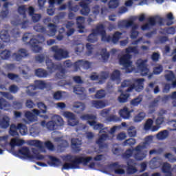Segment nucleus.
I'll list each match as a JSON object with an SVG mask.
<instances>
[{
    "label": "nucleus",
    "instance_id": "nucleus-1",
    "mask_svg": "<svg viewBox=\"0 0 176 176\" xmlns=\"http://www.w3.org/2000/svg\"><path fill=\"white\" fill-rule=\"evenodd\" d=\"M146 144H144L142 145L139 144L134 149L129 148L122 155L123 159H130L133 156V153L134 151L136 153L134 154V158L136 160H144L146 157L148 153Z\"/></svg>",
    "mask_w": 176,
    "mask_h": 176
},
{
    "label": "nucleus",
    "instance_id": "nucleus-2",
    "mask_svg": "<svg viewBox=\"0 0 176 176\" xmlns=\"http://www.w3.org/2000/svg\"><path fill=\"white\" fill-rule=\"evenodd\" d=\"M93 160V157H83V156H75L74 160L71 161L70 163H65L63 165L62 170H75L76 168H80V164L82 166H87L90 162Z\"/></svg>",
    "mask_w": 176,
    "mask_h": 176
},
{
    "label": "nucleus",
    "instance_id": "nucleus-3",
    "mask_svg": "<svg viewBox=\"0 0 176 176\" xmlns=\"http://www.w3.org/2000/svg\"><path fill=\"white\" fill-rule=\"evenodd\" d=\"M45 63L50 74H53V72L58 71V72L56 74V78H58V79H65V73L67 71L63 67V65L61 63L56 64L50 59H47Z\"/></svg>",
    "mask_w": 176,
    "mask_h": 176
},
{
    "label": "nucleus",
    "instance_id": "nucleus-4",
    "mask_svg": "<svg viewBox=\"0 0 176 176\" xmlns=\"http://www.w3.org/2000/svg\"><path fill=\"white\" fill-rule=\"evenodd\" d=\"M61 126H64V120L61 116L56 115L54 116L52 120L46 122L45 120H43L41 122V127H46L49 131H54L57 130L58 127H61Z\"/></svg>",
    "mask_w": 176,
    "mask_h": 176
},
{
    "label": "nucleus",
    "instance_id": "nucleus-5",
    "mask_svg": "<svg viewBox=\"0 0 176 176\" xmlns=\"http://www.w3.org/2000/svg\"><path fill=\"white\" fill-rule=\"evenodd\" d=\"M144 82H145V79L144 78L136 79L135 82L137 83V85H135L134 84H131L130 80H125L122 82L121 87H129L126 89V93L133 91L134 89H136V90L140 91V90H142L144 89Z\"/></svg>",
    "mask_w": 176,
    "mask_h": 176
},
{
    "label": "nucleus",
    "instance_id": "nucleus-6",
    "mask_svg": "<svg viewBox=\"0 0 176 176\" xmlns=\"http://www.w3.org/2000/svg\"><path fill=\"white\" fill-rule=\"evenodd\" d=\"M19 130L21 135H26L27 133H28V129L27 126L23 124H18L17 126L14 124H12L10 127L9 134L12 135V137H16L19 135Z\"/></svg>",
    "mask_w": 176,
    "mask_h": 176
},
{
    "label": "nucleus",
    "instance_id": "nucleus-7",
    "mask_svg": "<svg viewBox=\"0 0 176 176\" xmlns=\"http://www.w3.org/2000/svg\"><path fill=\"white\" fill-rule=\"evenodd\" d=\"M43 42H45V36L41 34H38L36 38H31L28 43L34 53H39L42 51V47L39 46V43H43Z\"/></svg>",
    "mask_w": 176,
    "mask_h": 176
},
{
    "label": "nucleus",
    "instance_id": "nucleus-8",
    "mask_svg": "<svg viewBox=\"0 0 176 176\" xmlns=\"http://www.w3.org/2000/svg\"><path fill=\"white\" fill-rule=\"evenodd\" d=\"M35 85H29L27 87L26 94L30 97H34L35 94H36L35 90L36 89H41L43 90L46 87V82H43V80H35L34 81Z\"/></svg>",
    "mask_w": 176,
    "mask_h": 176
},
{
    "label": "nucleus",
    "instance_id": "nucleus-9",
    "mask_svg": "<svg viewBox=\"0 0 176 176\" xmlns=\"http://www.w3.org/2000/svg\"><path fill=\"white\" fill-rule=\"evenodd\" d=\"M131 60V55L129 54H126L122 55L121 57L119 58V64L120 65H123L126 69V74H131L133 72V69H130V67L133 65V62Z\"/></svg>",
    "mask_w": 176,
    "mask_h": 176
},
{
    "label": "nucleus",
    "instance_id": "nucleus-10",
    "mask_svg": "<svg viewBox=\"0 0 176 176\" xmlns=\"http://www.w3.org/2000/svg\"><path fill=\"white\" fill-rule=\"evenodd\" d=\"M51 50L54 54V58L57 61H61L63 58H68V51L58 48V46L54 45L51 47Z\"/></svg>",
    "mask_w": 176,
    "mask_h": 176
},
{
    "label": "nucleus",
    "instance_id": "nucleus-11",
    "mask_svg": "<svg viewBox=\"0 0 176 176\" xmlns=\"http://www.w3.org/2000/svg\"><path fill=\"white\" fill-rule=\"evenodd\" d=\"M156 20H158L157 23L160 25H163V19L159 16L150 17L148 19V23H145L141 26L142 31H146V30H151V27L156 25Z\"/></svg>",
    "mask_w": 176,
    "mask_h": 176
},
{
    "label": "nucleus",
    "instance_id": "nucleus-12",
    "mask_svg": "<svg viewBox=\"0 0 176 176\" xmlns=\"http://www.w3.org/2000/svg\"><path fill=\"white\" fill-rule=\"evenodd\" d=\"M146 63H148L147 59H139L136 62L138 69L140 71L142 76H147L148 74H149V68H148Z\"/></svg>",
    "mask_w": 176,
    "mask_h": 176
},
{
    "label": "nucleus",
    "instance_id": "nucleus-13",
    "mask_svg": "<svg viewBox=\"0 0 176 176\" xmlns=\"http://www.w3.org/2000/svg\"><path fill=\"white\" fill-rule=\"evenodd\" d=\"M92 31H94L95 34L98 35H101L102 42H104V41H109L111 39V36L107 35L105 26H104V24L102 23L97 25L96 28L93 29Z\"/></svg>",
    "mask_w": 176,
    "mask_h": 176
},
{
    "label": "nucleus",
    "instance_id": "nucleus-14",
    "mask_svg": "<svg viewBox=\"0 0 176 176\" xmlns=\"http://www.w3.org/2000/svg\"><path fill=\"white\" fill-rule=\"evenodd\" d=\"M63 115L65 118H67V124L69 126L74 127V126H78V124H79V120L76 119V116H75L74 113H71L69 111H65Z\"/></svg>",
    "mask_w": 176,
    "mask_h": 176
},
{
    "label": "nucleus",
    "instance_id": "nucleus-15",
    "mask_svg": "<svg viewBox=\"0 0 176 176\" xmlns=\"http://www.w3.org/2000/svg\"><path fill=\"white\" fill-rule=\"evenodd\" d=\"M91 67V64L88 60H78L74 63V71H79L80 68L83 69H89Z\"/></svg>",
    "mask_w": 176,
    "mask_h": 176
},
{
    "label": "nucleus",
    "instance_id": "nucleus-16",
    "mask_svg": "<svg viewBox=\"0 0 176 176\" xmlns=\"http://www.w3.org/2000/svg\"><path fill=\"white\" fill-rule=\"evenodd\" d=\"M93 0H84L79 3V6L82 9L80 10V14L82 16H88L90 13V8L89 7V3H91Z\"/></svg>",
    "mask_w": 176,
    "mask_h": 176
},
{
    "label": "nucleus",
    "instance_id": "nucleus-17",
    "mask_svg": "<svg viewBox=\"0 0 176 176\" xmlns=\"http://www.w3.org/2000/svg\"><path fill=\"white\" fill-rule=\"evenodd\" d=\"M109 138V135L106 133L100 135L98 139L96 141V144L98 145L99 149H104V148H108V144L105 143V141Z\"/></svg>",
    "mask_w": 176,
    "mask_h": 176
},
{
    "label": "nucleus",
    "instance_id": "nucleus-18",
    "mask_svg": "<svg viewBox=\"0 0 176 176\" xmlns=\"http://www.w3.org/2000/svg\"><path fill=\"white\" fill-rule=\"evenodd\" d=\"M126 173L127 174H135L138 170L137 169V162L135 160L129 159L126 162Z\"/></svg>",
    "mask_w": 176,
    "mask_h": 176
},
{
    "label": "nucleus",
    "instance_id": "nucleus-19",
    "mask_svg": "<svg viewBox=\"0 0 176 176\" xmlns=\"http://www.w3.org/2000/svg\"><path fill=\"white\" fill-rule=\"evenodd\" d=\"M28 56V51L24 48H20L18 50V53L12 54V57L15 61H21L24 57Z\"/></svg>",
    "mask_w": 176,
    "mask_h": 176
},
{
    "label": "nucleus",
    "instance_id": "nucleus-20",
    "mask_svg": "<svg viewBox=\"0 0 176 176\" xmlns=\"http://www.w3.org/2000/svg\"><path fill=\"white\" fill-rule=\"evenodd\" d=\"M19 155H21L24 159H29V160H34V155L31 154L28 147H22L18 151Z\"/></svg>",
    "mask_w": 176,
    "mask_h": 176
},
{
    "label": "nucleus",
    "instance_id": "nucleus-21",
    "mask_svg": "<svg viewBox=\"0 0 176 176\" xmlns=\"http://www.w3.org/2000/svg\"><path fill=\"white\" fill-rule=\"evenodd\" d=\"M162 100V97L160 96H158L155 98L153 101H151L148 105V113L152 115V113H155L156 111V109L159 106V102H160V100Z\"/></svg>",
    "mask_w": 176,
    "mask_h": 176
},
{
    "label": "nucleus",
    "instance_id": "nucleus-22",
    "mask_svg": "<svg viewBox=\"0 0 176 176\" xmlns=\"http://www.w3.org/2000/svg\"><path fill=\"white\" fill-rule=\"evenodd\" d=\"M80 119L82 120H87V123H89V126H94L97 123L96 122V119H97V116L93 114H83L80 116Z\"/></svg>",
    "mask_w": 176,
    "mask_h": 176
},
{
    "label": "nucleus",
    "instance_id": "nucleus-23",
    "mask_svg": "<svg viewBox=\"0 0 176 176\" xmlns=\"http://www.w3.org/2000/svg\"><path fill=\"white\" fill-rule=\"evenodd\" d=\"M80 145H82V141L78 138H72L71 140L72 149L78 153L80 152Z\"/></svg>",
    "mask_w": 176,
    "mask_h": 176
},
{
    "label": "nucleus",
    "instance_id": "nucleus-24",
    "mask_svg": "<svg viewBox=\"0 0 176 176\" xmlns=\"http://www.w3.org/2000/svg\"><path fill=\"white\" fill-rule=\"evenodd\" d=\"M134 24V19H131L129 20H122L118 23V28H130L131 25Z\"/></svg>",
    "mask_w": 176,
    "mask_h": 176
},
{
    "label": "nucleus",
    "instance_id": "nucleus-25",
    "mask_svg": "<svg viewBox=\"0 0 176 176\" xmlns=\"http://www.w3.org/2000/svg\"><path fill=\"white\" fill-rule=\"evenodd\" d=\"M110 167L114 169L115 174H118L120 175H122L126 173L124 169H120V168L122 167V166L119 165L118 162H114L110 164Z\"/></svg>",
    "mask_w": 176,
    "mask_h": 176
},
{
    "label": "nucleus",
    "instance_id": "nucleus-26",
    "mask_svg": "<svg viewBox=\"0 0 176 176\" xmlns=\"http://www.w3.org/2000/svg\"><path fill=\"white\" fill-rule=\"evenodd\" d=\"M122 35H123V33L118 31L115 32L112 37L110 36L109 41H104L103 42H112L113 43H118L120 38H122Z\"/></svg>",
    "mask_w": 176,
    "mask_h": 176
},
{
    "label": "nucleus",
    "instance_id": "nucleus-27",
    "mask_svg": "<svg viewBox=\"0 0 176 176\" xmlns=\"http://www.w3.org/2000/svg\"><path fill=\"white\" fill-rule=\"evenodd\" d=\"M34 74L37 78H47V76H49V72L42 68L35 69Z\"/></svg>",
    "mask_w": 176,
    "mask_h": 176
},
{
    "label": "nucleus",
    "instance_id": "nucleus-28",
    "mask_svg": "<svg viewBox=\"0 0 176 176\" xmlns=\"http://www.w3.org/2000/svg\"><path fill=\"white\" fill-rule=\"evenodd\" d=\"M162 171L164 174H166L165 176L173 175V173H171V164L168 162L164 163L162 167Z\"/></svg>",
    "mask_w": 176,
    "mask_h": 176
},
{
    "label": "nucleus",
    "instance_id": "nucleus-29",
    "mask_svg": "<svg viewBox=\"0 0 176 176\" xmlns=\"http://www.w3.org/2000/svg\"><path fill=\"white\" fill-rule=\"evenodd\" d=\"M49 159L50 161H48L47 163L48 164H50V166H54V167H58V166L61 164V161L60 160V159L54 156L50 155Z\"/></svg>",
    "mask_w": 176,
    "mask_h": 176
},
{
    "label": "nucleus",
    "instance_id": "nucleus-30",
    "mask_svg": "<svg viewBox=\"0 0 176 176\" xmlns=\"http://www.w3.org/2000/svg\"><path fill=\"white\" fill-rule=\"evenodd\" d=\"M0 38L3 42L8 43L10 41V35L9 30H3L0 32Z\"/></svg>",
    "mask_w": 176,
    "mask_h": 176
},
{
    "label": "nucleus",
    "instance_id": "nucleus-31",
    "mask_svg": "<svg viewBox=\"0 0 176 176\" xmlns=\"http://www.w3.org/2000/svg\"><path fill=\"white\" fill-rule=\"evenodd\" d=\"M10 126V118L8 116H3L0 120V127L1 129H8Z\"/></svg>",
    "mask_w": 176,
    "mask_h": 176
},
{
    "label": "nucleus",
    "instance_id": "nucleus-32",
    "mask_svg": "<svg viewBox=\"0 0 176 176\" xmlns=\"http://www.w3.org/2000/svg\"><path fill=\"white\" fill-rule=\"evenodd\" d=\"M131 27V39H136V38L138 37V35H140V32L137 31L138 30V25L136 23H134Z\"/></svg>",
    "mask_w": 176,
    "mask_h": 176
},
{
    "label": "nucleus",
    "instance_id": "nucleus-33",
    "mask_svg": "<svg viewBox=\"0 0 176 176\" xmlns=\"http://www.w3.org/2000/svg\"><path fill=\"white\" fill-rule=\"evenodd\" d=\"M74 109L76 113H82L86 109V106L82 102H78L74 105Z\"/></svg>",
    "mask_w": 176,
    "mask_h": 176
},
{
    "label": "nucleus",
    "instance_id": "nucleus-34",
    "mask_svg": "<svg viewBox=\"0 0 176 176\" xmlns=\"http://www.w3.org/2000/svg\"><path fill=\"white\" fill-rule=\"evenodd\" d=\"M131 112L129 111L127 107H124L122 109L120 110L119 115L122 119H129Z\"/></svg>",
    "mask_w": 176,
    "mask_h": 176
},
{
    "label": "nucleus",
    "instance_id": "nucleus-35",
    "mask_svg": "<svg viewBox=\"0 0 176 176\" xmlns=\"http://www.w3.org/2000/svg\"><path fill=\"white\" fill-rule=\"evenodd\" d=\"M25 118H26L29 122H36V120H38V116L30 111H25Z\"/></svg>",
    "mask_w": 176,
    "mask_h": 176
},
{
    "label": "nucleus",
    "instance_id": "nucleus-36",
    "mask_svg": "<svg viewBox=\"0 0 176 176\" xmlns=\"http://www.w3.org/2000/svg\"><path fill=\"white\" fill-rule=\"evenodd\" d=\"M74 93L78 96H85L86 97V89L85 87H80V85H76L74 87Z\"/></svg>",
    "mask_w": 176,
    "mask_h": 176
},
{
    "label": "nucleus",
    "instance_id": "nucleus-37",
    "mask_svg": "<svg viewBox=\"0 0 176 176\" xmlns=\"http://www.w3.org/2000/svg\"><path fill=\"white\" fill-rule=\"evenodd\" d=\"M164 78L167 82H173L175 79V74L171 70H165Z\"/></svg>",
    "mask_w": 176,
    "mask_h": 176
},
{
    "label": "nucleus",
    "instance_id": "nucleus-38",
    "mask_svg": "<svg viewBox=\"0 0 176 176\" xmlns=\"http://www.w3.org/2000/svg\"><path fill=\"white\" fill-rule=\"evenodd\" d=\"M24 142L23 140L13 138L11 140L10 145L11 148H14V146H21V145H24Z\"/></svg>",
    "mask_w": 176,
    "mask_h": 176
},
{
    "label": "nucleus",
    "instance_id": "nucleus-39",
    "mask_svg": "<svg viewBox=\"0 0 176 176\" xmlns=\"http://www.w3.org/2000/svg\"><path fill=\"white\" fill-rule=\"evenodd\" d=\"M91 104L96 109H102V108H105L106 107L105 102L102 100H92Z\"/></svg>",
    "mask_w": 176,
    "mask_h": 176
},
{
    "label": "nucleus",
    "instance_id": "nucleus-40",
    "mask_svg": "<svg viewBox=\"0 0 176 176\" xmlns=\"http://www.w3.org/2000/svg\"><path fill=\"white\" fill-rule=\"evenodd\" d=\"M13 6V3L10 2H6L3 5V8L6 9L5 11L1 12V16L2 17H8V14H9V7Z\"/></svg>",
    "mask_w": 176,
    "mask_h": 176
},
{
    "label": "nucleus",
    "instance_id": "nucleus-41",
    "mask_svg": "<svg viewBox=\"0 0 176 176\" xmlns=\"http://www.w3.org/2000/svg\"><path fill=\"white\" fill-rule=\"evenodd\" d=\"M129 97H130V94H124L123 93V91H121V94L118 97V100L121 104H124V102H127Z\"/></svg>",
    "mask_w": 176,
    "mask_h": 176
},
{
    "label": "nucleus",
    "instance_id": "nucleus-42",
    "mask_svg": "<svg viewBox=\"0 0 176 176\" xmlns=\"http://www.w3.org/2000/svg\"><path fill=\"white\" fill-rule=\"evenodd\" d=\"M10 108V104L9 102L6 101L4 98H0V109H3L4 111H8Z\"/></svg>",
    "mask_w": 176,
    "mask_h": 176
},
{
    "label": "nucleus",
    "instance_id": "nucleus-43",
    "mask_svg": "<svg viewBox=\"0 0 176 176\" xmlns=\"http://www.w3.org/2000/svg\"><path fill=\"white\" fill-rule=\"evenodd\" d=\"M109 74L107 72H102L99 75V85H102L105 82V80L108 79Z\"/></svg>",
    "mask_w": 176,
    "mask_h": 176
},
{
    "label": "nucleus",
    "instance_id": "nucleus-44",
    "mask_svg": "<svg viewBox=\"0 0 176 176\" xmlns=\"http://www.w3.org/2000/svg\"><path fill=\"white\" fill-rule=\"evenodd\" d=\"M47 27L50 30V36H54L57 32V25H56L54 23H49Z\"/></svg>",
    "mask_w": 176,
    "mask_h": 176
},
{
    "label": "nucleus",
    "instance_id": "nucleus-45",
    "mask_svg": "<svg viewBox=\"0 0 176 176\" xmlns=\"http://www.w3.org/2000/svg\"><path fill=\"white\" fill-rule=\"evenodd\" d=\"M125 53H126V54H130V53H133V54H139L140 50H138V46H135V47L129 46L125 49Z\"/></svg>",
    "mask_w": 176,
    "mask_h": 176
},
{
    "label": "nucleus",
    "instance_id": "nucleus-46",
    "mask_svg": "<svg viewBox=\"0 0 176 176\" xmlns=\"http://www.w3.org/2000/svg\"><path fill=\"white\" fill-rule=\"evenodd\" d=\"M169 132L168 130H164L159 132L156 137L157 140H166L168 137Z\"/></svg>",
    "mask_w": 176,
    "mask_h": 176
},
{
    "label": "nucleus",
    "instance_id": "nucleus-47",
    "mask_svg": "<svg viewBox=\"0 0 176 176\" xmlns=\"http://www.w3.org/2000/svg\"><path fill=\"white\" fill-rule=\"evenodd\" d=\"M141 102H142V96L139 95L137 98L131 100V105H133V107H138Z\"/></svg>",
    "mask_w": 176,
    "mask_h": 176
},
{
    "label": "nucleus",
    "instance_id": "nucleus-48",
    "mask_svg": "<svg viewBox=\"0 0 176 176\" xmlns=\"http://www.w3.org/2000/svg\"><path fill=\"white\" fill-rule=\"evenodd\" d=\"M33 28L36 32H41V34L46 33V28L40 23H37Z\"/></svg>",
    "mask_w": 176,
    "mask_h": 176
},
{
    "label": "nucleus",
    "instance_id": "nucleus-49",
    "mask_svg": "<svg viewBox=\"0 0 176 176\" xmlns=\"http://www.w3.org/2000/svg\"><path fill=\"white\" fill-rule=\"evenodd\" d=\"M98 34H96L94 31H92V33H91L87 38L88 42H90V43H94L98 41V38L97 37Z\"/></svg>",
    "mask_w": 176,
    "mask_h": 176
},
{
    "label": "nucleus",
    "instance_id": "nucleus-50",
    "mask_svg": "<svg viewBox=\"0 0 176 176\" xmlns=\"http://www.w3.org/2000/svg\"><path fill=\"white\" fill-rule=\"evenodd\" d=\"M0 56L2 60H8V58H10V56H12V52H10V50H5L1 52Z\"/></svg>",
    "mask_w": 176,
    "mask_h": 176
},
{
    "label": "nucleus",
    "instance_id": "nucleus-51",
    "mask_svg": "<svg viewBox=\"0 0 176 176\" xmlns=\"http://www.w3.org/2000/svg\"><path fill=\"white\" fill-rule=\"evenodd\" d=\"M145 116H146V114L144 112H140L134 118V122L135 123H139V122H142L144 119H145Z\"/></svg>",
    "mask_w": 176,
    "mask_h": 176
},
{
    "label": "nucleus",
    "instance_id": "nucleus-52",
    "mask_svg": "<svg viewBox=\"0 0 176 176\" xmlns=\"http://www.w3.org/2000/svg\"><path fill=\"white\" fill-rule=\"evenodd\" d=\"M105 96H107V92L104 89H100L96 91V94H95V98H96L98 100H101L102 98H105Z\"/></svg>",
    "mask_w": 176,
    "mask_h": 176
},
{
    "label": "nucleus",
    "instance_id": "nucleus-53",
    "mask_svg": "<svg viewBox=\"0 0 176 176\" xmlns=\"http://www.w3.org/2000/svg\"><path fill=\"white\" fill-rule=\"evenodd\" d=\"M37 107L40 109L41 113H46L47 112V106L43 103V102H40L37 103Z\"/></svg>",
    "mask_w": 176,
    "mask_h": 176
},
{
    "label": "nucleus",
    "instance_id": "nucleus-54",
    "mask_svg": "<svg viewBox=\"0 0 176 176\" xmlns=\"http://www.w3.org/2000/svg\"><path fill=\"white\" fill-rule=\"evenodd\" d=\"M85 23V17L83 16H78L76 18V24L80 30H83L85 26L82 25Z\"/></svg>",
    "mask_w": 176,
    "mask_h": 176
},
{
    "label": "nucleus",
    "instance_id": "nucleus-55",
    "mask_svg": "<svg viewBox=\"0 0 176 176\" xmlns=\"http://www.w3.org/2000/svg\"><path fill=\"white\" fill-rule=\"evenodd\" d=\"M32 113H34L36 116H39V118H41L42 119H44V120H47L49 119V116L47 115H42V112H41L40 110H38L37 109H34L32 110Z\"/></svg>",
    "mask_w": 176,
    "mask_h": 176
},
{
    "label": "nucleus",
    "instance_id": "nucleus-56",
    "mask_svg": "<svg viewBox=\"0 0 176 176\" xmlns=\"http://www.w3.org/2000/svg\"><path fill=\"white\" fill-rule=\"evenodd\" d=\"M101 56L103 61H108V58H109L111 54L109 52H107V48H102L101 50Z\"/></svg>",
    "mask_w": 176,
    "mask_h": 176
},
{
    "label": "nucleus",
    "instance_id": "nucleus-57",
    "mask_svg": "<svg viewBox=\"0 0 176 176\" xmlns=\"http://www.w3.org/2000/svg\"><path fill=\"white\" fill-rule=\"evenodd\" d=\"M27 8H25V6H21L18 8V13L23 16L24 19L27 17Z\"/></svg>",
    "mask_w": 176,
    "mask_h": 176
},
{
    "label": "nucleus",
    "instance_id": "nucleus-58",
    "mask_svg": "<svg viewBox=\"0 0 176 176\" xmlns=\"http://www.w3.org/2000/svg\"><path fill=\"white\" fill-rule=\"evenodd\" d=\"M111 79L112 80H119L120 79V71L115 70L111 75Z\"/></svg>",
    "mask_w": 176,
    "mask_h": 176
},
{
    "label": "nucleus",
    "instance_id": "nucleus-59",
    "mask_svg": "<svg viewBox=\"0 0 176 176\" xmlns=\"http://www.w3.org/2000/svg\"><path fill=\"white\" fill-rule=\"evenodd\" d=\"M108 5L109 9H116L119 6V0H110Z\"/></svg>",
    "mask_w": 176,
    "mask_h": 176
},
{
    "label": "nucleus",
    "instance_id": "nucleus-60",
    "mask_svg": "<svg viewBox=\"0 0 176 176\" xmlns=\"http://www.w3.org/2000/svg\"><path fill=\"white\" fill-rule=\"evenodd\" d=\"M166 19L168 20L166 22V25L170 26L174 24V21H173V20H174V16L173 15L172 12H169L168 14H166Z\"/></svg>",
    "mask_w": 176,
    "mask_h": 176
},
{
    "label": "nucleus",
    "instance_id": "nucleus-61",
    "mask_svg": "<svg viewBox=\"0 0 176 176\" xmlns=\"http://www.w3.org/2000/svg\"><path fill=\"white\" fill-rule=\"evenodd\" d=\"M128 135L130 137H135V135H137V130H135V127L131 126L128 128Z\"/></svg>",
    "mask_w": 176,
    "mask_h": 176
},
{
    "label": "nucleus",
    "instance_id": "nucleus-62",
    "mask_svg": "<svg viewBox=\"0 0 176 176\" xmlns=\"http://www.w3.org/2000/svg\"><path fill=\"white\" fill-rule=\"evenodd\" d=\"M152 124H153V120L151 118L148 119L144 124V130H151V129L152 128Z\"/></svg>",
    "mask_w": 176,
    "mask_h": 176
},
{
    "label": "nucleus",
    "instance_id": "nucleus-63",
    "mask_svg": "<svg viewBox=\"0 0 176 176\" xmlns=\"http://www.w3.org/2000/svg\"><path fill=\"white\" fill-rule=\"evenodd\" d=\"M165 157L166 159L168 160V162H170V163H175L176 162V157L170 153H166Z\"/></svg>",
    "mask_w": 176,
    "mask_h": 176
},
{
    "label": "nucleus",
    "instance_id": "nucleus-64",
    "mask_svg": "<svg viewBox=\"0 0 176 176\" xmlns=\"http://www.w3.org/2000/svg\"><path fill=\"white\" fill-rule=\"evenodd\" d=\"M53 98L56 101H60V100L63 99V93H61L60 91H57L56 92L54 93Z\"/></svg>",
    "mask_w": 176,
    "mask_h": 176
}]
</instances>
